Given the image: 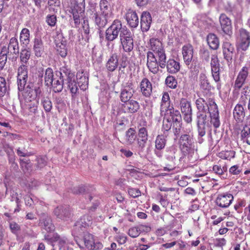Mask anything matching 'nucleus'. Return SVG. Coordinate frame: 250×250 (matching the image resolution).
Wrapping results in <instances>:
<instances>
[{
	"instance_id": "1",
	"label": "nucleus",
	"mask_w": 250,
	"mask_h": 250,
	"mask_svg": "<svg viewBox=\"0 0 250 250\" xmlns=\"http://www.w3.org/2000/svg\"><path fill=\"white\" fill-rule=\"evenodd\" d=\"M31 57V52L26 49H21L20 59L21 64L19 67L17 73L18 89L22 91L28 80V68L27 64Z\"/></svg>"
},
{
	"instance_id": "2",
	"label": "nucleus",
	"mask_w": 250,
	"mask_h": 250,
	"mask_svg": "<svg viewBox=\"0 0 250 250\" xmlns=\"http://www.w3.org/2000/svg\"><path fill=\"white\" fill-rule=\"evenodd\" d=\"M59 73L61 78L66 77L65 83L67 85L72 96L76 95L78 91V83L76 81L75 75L72 72L70 67L66 65L62 66L60 69Z\"/></svg>"
},
{
	"instance_id": "3",
	"label": "nucleus",
	"mask_w": 250,
	"mask_h": 250,
	"mask_svg": "<svg viewBox=\"0 0 250 250\" xmlns=\"http://www.w3.org/2000/svg\"><path fill=\"white\" fill-rule=\"evenodd\" d=\"M125 30H127V29L125 26H122L121 21L118 20H115L106 29L105 38L108 41H113L118 37L119 34L121 38L122 33Z\"/></svg>"
},
{
	"instance_id": "4",
	"label": "nucleus",
	"mask_w": 250,
	"mask_h": 250,
	"mask_svg": "<svg viewBox=\"0 0 250 250\" xmlns=\"http://www.w3.org/2000/svg\"><path fill=\"white\" fill-rule=\"evenodd\" d=\"M90 11V18L99 29L104 28L113 18V15L97 12L94 8Z\"/></svg>"
},
{
	"instance_id": "5",
	"label": "nucleus",
	"mask_w": 250,
	"mask_h": 250,
	"mask_svg": "<svg viewBox=\"0 0 250 250\" xmlns=\"http://www.w3.org/2000/svg\"><path fill=\"white\" fill-rule=\"evenodd\" d=\"M249 68L246 66H243L240 70L233 86V94H236L237 96L239 94L240 90L246 83V81L249 74Z\"/></svg>"
},
{
	"instance_id": "6",
	"label": "nucleus",
	"mask_w": 250,
	"mask_h": 250,
	"mask_svg": "<svg viewBox=\"0 0 250 250\" xmlns=\"http://www.w3.org/2000/svg\"><path fill=\"white\" fill-rule=\"evenodd\" d=\"M250 45V33L246 29L241 28L236 38V46L238 49L246 51Z\"/></svg>"
},
{
	"instance_id": "7",
	"label": "nucleus",
	"mask_w": 250,
	"mask_h": 250,
	"mask_svg": "<svg viewBox=\"0 0 250 250\" xmlns=\"http://www.w3.org/2000/svg\"><path fill=\"white\" fill-rule=\"evenodd\" d=\"M234 199L233 195L229 192H220L216 195L214 203L221 208H227L232 204Z\"/></svg>"
},
{
	"instance_id": "8",
	"label": "nucleus",
	"mask_w": 250,
	"mask_h": 250,
	"mask_svg": "<svg viewBox=\"0 0 250 250\" xmlns=\"http://www.w3.org/2000/svg\"><path fill=\"white\" fill-rule=\"evenodd\" d=\"M163 116L173 123L174 133H178L182 127V117L179 111L174 109Z\"/></svg>"
},
{
	"instance_id": "9",
	"label": "nucleus",
	"mask_w": 250,
	"mask_h": 250,
	"mask_svg": "<svg viewBox=\"0 0 250 250\" xmlns=\"http://www.w3.org/2000/svg\"><path fill=\"white\" fill-rule=\"evenodd\" d=\"M54 42L57 53L62 58H65L67 56L68 49L66 46V40L61 32H57Z\"/></svg>"
},
{
	"instance_id": "10",
	"label": "nucleus",
	"mask_w": 250,
	"mask_h": 250,
	"mask_svg": "<svg viewBox=\"0 0 250 250\" xmlns=\"http://www.w3.org/2000/svg\"><path fill=\"white\" fill-rule=\"evenodd\" d=\"M23 90H25L23 97L26 102H32L41 93L40 87L33 83H29L26 87L25 85Z\"/></svg>"
},
{
	"instance_id": "11",
	"label": "nucleus",
	"mask_w": 250,
	"mask_h": 250,
	"mask_svg": "<svg viewBox=\"0 0 250 250\" xmlns=\"http://www.w3.org/2000/svg\"><path fill=\"white\" fill-rule=\"evenodd\" d=\"M91 224L90 220H88V216H84L77 221L73 227L72 234L74 236L81 235L85 230L86 227Z\"/></svg>"
},
{
	"instance_id": "12",
	"label": "nucleus",
	"mask_w": 250,
	"mask_h": 250,
	"mask_svg": "<svg viewBox=\"0 0 250 250\" xmlns=\"http://www.w3.org/2000/svg\"><path fill=\"white\" fill-rule=\"evenodd\" d=\"M54 213L58 218L64 221L71 219L72 216L69 207L66 205L58 206L55 208Z\"/></svg>"
},
{
	"instance_id": "13",
	"label": "nucleus",
	"mask_w": 250,
	"mask_h": 250,
	"mask_svg": "<svg viewBox=\"0 0 250 250\" xmlns=\"http://www.w3.org/2000/svg\"><path fill=\"white\" fill-rule=\"evenodd\" d=\"M123 49L127 52H131L134 47L133 40L130 37V32L128 30H125L122 33L120 38Z\"/></svg>"
},
{
	"instance_id": "14",
	"label": "nucleus",
	"mask_w": 250,
	"mask_h": 250,
	"mask_svg": "<svg viewBox=\"0 0 250 250\" xmlns=\"http://www.w3.org/2000/svg\"><path fill=\"white\" fill-rule=\"evenodd\" d=\"M210 66L211 68L212 76L215 82L220 81V65L218 56L216 54L211 56Z\"/></svg>"
},
{
	"instance_id": "15",
	"label": "nucleus",
	"mask_w": 250,
	"mask_h": 250,
	"mask_svg": "<svg viewBox=\"0 0 250 250\" xmlns=\"http://www.w3.org/2000/svg\"><path fill=\"white\" fill-rule=\"evenodd\" d=\"M219 22L223 32L227 35H230L232 33L230 19L225 14L222 13L219 17Z\"/></svg>"
},
{
	"instance_id": "16",
	"label": "nucleus",
	"mask_w": 250,
	"mask_h": 250,
	"mask_svg": "<svg viewBox=\"0 0 250 250\" xmlns=\"http://www.w3.org/2000/svg\"><path fill=\"white\" fill-rule=\"evenodd\" d=\"M147 66L150 71L155 74L159 71V63H158L157 59L155 57L154 54L148 51L147 53Z\"/></svg>"
},
{
	"instance_id": "17",
	"label": "nucleus",
	"mask_w": 250,
	"mask_h": 250,
	"mask_svg": "<svg viewBox=\"0 0 250 250\" xmlns=\"http://www.w3.org/2000/svg\"><path fill=\"white\" fill-rule=\"evenodd\" d=\"M166 144V139L163 135H159L156 137L155 141L154 154L159 158L162 157L163 153V149L165 148Z\"/></svg>"
},
{
	"instance_id": "18",
	"label": "nucleus",
	"mask_w": 250,
	"mask_h": 250,
	"mask_svg": "<svg viewBox=\"0 0 250 250\" xmlns=\"http://www.w3.org/2000/svg\"><path fill=\"white\" fill-rule=\"evenodd\" d=\"M127 24L131 28H136L139 22L138 16L135 11L129 9L125 14Z\"/></svg>"
},
{
	"instance_id": "19",
	"label": "nucleus",
	"mask_w": 250,
	"mask_h": 250,
	"mask_svg": "<svg viewBox=\"0 0 250 250\" xmlns=\"http://www.w3.org/2000/svg\"><path fill=\"white\" fill-rule=\"evenodd\" d=\"M152 22L151 14L147 11H144L141 16L140 24L143 32H147L150 27Z\"/></svg>"
},
{
	"instance_id": "20",
	"label": "nucleus",
	"mask_w": 250,
	"mask_h": 250,
	"mask_svg": "<svg viewBox=\"0 0 250 250\" xmlns=\"http://www.w3.org/2000/svg\"><path fill=\"white\" fill-rule=\"evenodd\" d=\"M139 87L142 95L146 97H149L152 91V86L149 80L146 78H143L140 82Z\"/></svg>"
},
{
	"instance_id": "21",
	"label": "nucleus",
	"mask_w": 250,
	"mask_h": 250,
	"mask_svg": "<svg viewBox=\"0 0 250 250\" xmlns=\"http://www.w3.org/2000/svg\"><path fill=\"white\" fill-rule=\"evenodd\" d=\"M59 73V71L56 72L55 78L53 80L52 84H51L53 91L55 93L60 92L62 91L64 82H65V79H66V77L61 78Z\"/></svg>"
},
{
	"instance_id": "22",
	"label": "nucleus",
	"mask_w": 250,
	"mask_h": 250,
	"mask_svg": "<svg viewBox=\"0 0 250 250\" xmlns=\"http://www.w3.org/2000/svg\"><path fill=\"white\" fill-rule=\"evenodd\" d=\"M123 107L125 112L132 114L136 113L140 108L139 103L133 99L123 104Z\"/></svg>"
},
{
	"instance_id": "23",
	"label": "nucleus",
	"mask_w": 250,
	"mask_h": 250,
	"mask_svg": "<svg viewBox=\"0 0 250 250\" xmlns=\"http://www.w3.org/2000/svg\"><path fill=\"white\" fill-rule=\"evenodd\" d=\"M40 224L47 232H52L55 230V226L52 222L50 216L43 214L40 219Z\"/></svg>"
},
{
	"instance_id": "24",
	"label": "nucleus",
	"mask_w": 250,
	"mask_h": 250,
	"mask_svg": "<svg viewBox=\"0 0 250 250\" xmlns=\"http://www.w3.org/2000/svg\"><path fill=\"white\" fill-rule=\"evenodd\" d=\"M233 116L237 123H242L245 117L243 106L240 104H236L233 111Z\"/></svg>"
},
{
	"instance_id": "25",
	"label": "nucleus",
	"mask_w": 250,
	"mask_h": 250,
	"mask_svg": "<svg viewBox=\"0 0 250 250\" xmlns=\"http://www.w3.org/2000/svg\"><path fill=\"white\" fill-rule=\"evenodd\" d=\"M44 238L48 242H58L60 249L68 243V240L66 238L60 237L57 233L54 234L52 236L49 234L45 235Z\"/></svg>"
},
{
	"instance_id": "26",
	"label": "nucleus",
	"mask_w": 250,
	"mask_h": 250,
	"mask_svg": "<svg viewBox=\"0 0 250 250\" xmlns=\"http://www.w3.org/2000/svg\"><path fill=\"white\" fill-rule=\"evenodd\" d=\"M223 52L224 58L229 61L232 59L234 51L233 45L229 42H224L223 44Z\"/></svg>"
},
{
	"instance_id": "27",
	"label": "nucleus",
	"mask_w": 250,
	"mask_h": 250,
	"mask_svg": "<svg viewBox=\"0 0 250 250\" xmlns=\"http://www.w3.org/2000/svg\"><path fill=\"white\" fill-rule=\"evenodd\" d=\"M33 49L35 55L37 57H41L44 52V45L43 41L41 38H37L34 39Z\"/></svg>"
},
{
	"instance_id": "28",
	"label": "nucleus",
	"mask_w": 250,
	"mask_h": 250,
	"mask_svg": "<svg viewBox=\"0 0 250 250\" xmlns=\"http://www.w3.org/2000/svg\"><path fill=\"white\" fill-rule=\"evenodd\" d=\"M207 41L211 49L217 50L219 46V40L215 34L209 33L207 36Z\"/></svg>"
},
{
	"instance_id": "29",
	"label": "nucleus",
	"mask_w": 250,
	"mask_h": 250,
	"mask_svg": "<svg viewBox=\"0 0 250 250\" xmlns=\"http://www.w3.org/2000/svg\"><path fill=\"white\" fill-rule=\"evenodd\" d=\"M77 77L78 80V83L80 89L83 91L85 90L88 87V77L85 74H83V72H79L77 73Z\"/></svg>"
},
{
	"instance_id": "30",
	"label": "nucleus",
	"mask_w": 250,
	"mask_h": 250,
	"mask_svg": "<svg viewBox=\"0 0 250 250\" xmlns=\"http://www.w3.org/2000/svg\"><path fill=\"white\" fill-rule=\"evenodd\" d=\"M153 52L157 59L158 63H159V66L162 68H165L166 65L167 57L164 48L162 50L161 49Z\"/></svg>"
},
{
	"instance_id": "31",
	"label": "nucleus",
	"mask_w": 250,
	"mask_h": 250,
	"mask_svg": "<svg viewBox=\"0 0 250 250\" xmlns=\"http://www.w3.org/2000/svg\"><path fill=\"white\" fill-rule=\"evenodd\" d=\"M146 122L145 121H142L138 126V139H147L148 131L146 128Z\"/></svg>"
},
{
	"instance_id": "32",
	"label": "nucleus",
	"mask_w": 250,
	"mask_h": 250,
	"mask_svg": "<svg viewBox=\"0 0 250 250\" xmlns=\"http://www.w3.org/2000/svg\"><path fill=\"white\" fill-rule=\"evenodd\" d=\"M179 144L180 147L183 155L180 158V159H182L185 157H186L188 154V135L185 134L181 136Z\"/></svg>"
},
{
	"instance_id": "33",
	"label": "nucleus",
	"mask_w": 250,
	"mask_h": 250,
	"mask_svg": "<svg viewBox=\"0 0 250 250\" xmlns=\"http://www.w3.org/2000/svg\"><path fill=\"white\" fill-rule=\"evenodd\" d=\"M207 112L209 113L210 116L219 114L217 104L214 101L210 100V99L208 101V104H207V107L205 113Z\"/></svg>"
},
{
	"instance_id": "34",
	"label": "nucleus",
	"mask_w": 250,
	"mask_h": 250,
	"mask_svg": "<svg viewBox=\"0 0 250 250\" xmlns=\"http://www.w3.org/2000/svg\"><path fill=\"white\" fill-rule=\"evenodd\" d=\"M118 65V59L117 55L115 54L111 55L106 64L107 69L110 71H113L117 67Z\"/></svg>"
},
{
	"instance_id": "35",
	"label": "nucleus",
	"mask_w": 250,
	"mask_h": 250,
	"mask_svg": "<svg viewBox=\"0 0 250 250\" xmlns=\"http://www.w3.org/2000/svg\"><path fill=\"white\" fill-rule=\"evenodd\" d=\"M180 64L173 59L168 60L167 64V71L170 73H175L180 69Z\"/></svg>"
},
{
	"instance_id": "36",
	"label": "nucleus",
	"mask_w": 250,
	"mask_h": 250,
	"mask_svg": "<svg viewBox=\"0 0 250 250\" xmlns=\"http://www.w3.org/2000/svg\"><path fill=\"white\" fill-rule=\"evenodd\" d=\"M83 242L85 246L89 250H94L95 248V245L93 235L86 233L83 237Z\"/></svg>"
},
{
	"instance_id": "37",
	"label": "nucleus",
	"mask_w": 250,
	"mask_h": 250,
	"mask_svg": "<svg viewBox=\"0 0 250 250\" xmlns=\"http://www.w3.org/2000/svg\"><path fill=\"white\" fill-rule=\"evenodd\" d=\"M7 49H8V51H9L11 53L15 54L19 53V46L18 40L14 37L11 38Z\"/></svg>"
},
{
	"instance_id": "38",
	"label": "nucleus",
	"mask_w": 250,
	"mask_h": 250,
	"mask_svg": "<svg viewBox=\"0 0 250 250\" xmlns=\"http://www.w3.org/2000/svg\"><path fill=\"white\" fill-rule=\"evenodd\" d=\"M44 83L46 86H51L52 84L53 80L55 78L53 71L51 68H47L44 74Z\"/></svg>"
},
{
	"instance_id": "39",
	"label": "nucleus",
	"mask_w": 250,
	"mask_h": 250,
	"mask_svg": "<svg viewBox=\"0 0 250 250\" xmlns=\"http://www.w3.org/2000/svg\"><path fill=\"white\" fill-rule=\"evenodd\" d=\"M99 6L100 12L113 15L110 3L107 0H101Z\"/></svg>"
},
{
	"instance_id": "40",
	"label": "nucleus",
	"mask_w": 250,
	"mask_h": 250,
	"mask_svg": "<svg viewBox=\"0 0 250 250\" xmlns=\"http://www.w3.org/2000/svg\"><path fill=\"white\" fill-rule=\"evenodd\" d=\"M133 91L129 88L123 89L120 94L121 101L124 103L129 101L133 96Z\"/></svg>"
},
{
	"instance_id": "41",
	"label": "nucleus",
	"mask_w": 250,
	"mask_h": 250,
	"mask_svg": "<svg viewBox=\"0 0 250 250\" xmlns=\"http://www.w3.org/2000/svg\"><path fill=\"white\" fill-rule=\"evenodd\" d=\"M135 130L129 128L125 132V143L127 145H132L135 140Z\"/></svg>"
},
{
	"instance_id": "42",
	"label": "nucleus",
	"mask_w": 250,
	"mask_h": 250,
	"mask_svg": "<svg viewBox=\"0 0 250 250\" xmlns=\"http://www.w3.org/2000/svg\"><path fill=\"white\" fill-rule=\"evenodd\" d=\"M150 49L153 52H156L163 49L162 42L156 38H151L149 40Z\"/></svg>"
},
{
	"instance_id": "43",
	"label": "nucleus",
	"mask_w": 250,
	"mask_h": 250,
	"mask_svg": "<svg viewBox=\"0 0 250 250\" xmlns=\"http://www.w3.org/2000/svg\"><path fill=\"white\" fill-rule=\"evenodd\" d=\"M200 87L206 93L209 92L211 89V86L204 74L200 76Z\"/></svg>"
},
{
	"instance_id": "44",
	"label": "nucleus",
	"mask_w": 250,
	"mask_h": 250,
	"mask_svg": "<svg viewBox=\"0 0 250 250\" xmlns=\"http://www.w3.org/2000/svg\"><path fill=\"white\" fill-rule=\"evenodd\" d=\"M235 152L233 150H223L218 153V156L221 159L230 161L234 158Z\"/></svg>"
},
{
	"instance_id": "45",
	"label": "nucleus",
	"mask_w": 250,
	"mask_h": 250,
	"mask_svg": "<svg viewBox=\"0 0 250 250\" xmlns=\"http://www.w3.org/2000/svg\"><path fill=\"white\" fill-rule=\"evenodd\" d=\"M9 52L6 46H3L1 48L0 53V70H2L7 61V54Z\"/></svg>"
},
{
	"instance_id": "46",
	"label": "nucleus",
	"mask_w": 250,
	"mask_h": 250,
	"mask_svg": "<svg viewBox=\"0 0 250 250\" xmlns=\"http://www.w3.org/2000/svg\"><path fill=\"white\" fill-rule=\"evenodd\" d=\"M250 137V128L244 126L240 133L241 140L243 142H246L248 145L250 146V141L248 140V138Z\"/></svg>"
},
{
	"instance_id": "47",
	"label": "nucleus",
	"mask_w": 250,
	"mask_h": 250,
	"mask_svg": "<svg viewBox=\"0 0 250 250\" xmlns=\"http://www.w3.org/2000/svg\"><path fill=\"white\" fill-rule=\"evenodd\" d=\"M173 109H174V108L171 102L161 103L160 114L161 116H163Z\"/></svg>"
},
{
	"instance_id": "48",
	"label": "nucleus",
	"mask_w": 250,
	"mask_h": 250,
	"mask_svg": "<svg viewBox=\"0 0 250 250\" xmlns=\"http://www.w3.org/2000/svg\"><path fill=\"white\" fill-rule=\"evenodd\" d=\"M191 77L197 78L199 73V63L196 60L193 59L190 66Z\"/></svg>"
},
{
	"instance_id": "49",
	"label": "nucleus",
	"mask_w": 250,
	"mask_h": 250,
	"mask_svg": "<svg viewBox=\"0 0 250 250\" xmlns=\"http://www.w3.org/2000/svg\"><path fill=\"white\" fill-rule=\"evenodd\" d=\"M29 30L27 28L22 29L20 34V41L22 43L26 45L29 42Z\"/></svg>"
},
{
	"instance_id": "50",
	"label": "nucleus",
	"mask_w": 250,
	"mask_h": 250,
	"mask_svg": "<svg viewBox=\"0 0 250 250\" xmlns=\"http://www.w3.org/2000/svg\"><path fill=\"white\" fill-rule=\"evenodd\" d=\"M196 104L198 109L200 111L205 112L208 102H206L203 98H199L196 100Z\"/></svg>"
},
{
	"instance_id": "51",
	"label": "nucleus",
	"mask_w": 250,
	"mask_h": 250,
	"mask_svg": "<svg viewBox=\"0 0 250 250\" xmlns=\"http://www.w3.org/2000/svg\"><path fill=\"white\" fill-rule=\"evenodd\" d=\"M85 10V7L79 5V4H75L71 8L72 15H83Z\"/></svg>"
},
{
	"instance_id": "52",
	"label": "nucleus",
	"mask_w": 250,
	"mask_h": 250,
	"mask_svg": "<svg viewBox=\"0 0 250 250\" xmlns=\"http://www.w3.org/2000/svg\"><path fill=\"white\" fill-rule=\"evenodd\" d=\"M42 104L46 112H49L52 108V102L48 98H43L42 100Z\"/></svg>"
},
{
	"instance_id": "53",
	"label": "nucleus",
	"mask_w": 250,
	"mask_h": 250,
	"mask_svg": "<svg viewBox=\"0 0 250 250\" xmlns=\"http://www.w3.org/2000/svg\"><path fill=\"white\" fill-rule=\"evenodd\" d=\"M6 83L4 78L0 77V97H3L7 92Z\"/></svg>"
},
{
	"instance_id": "54",
	"label": "nucleus",
	"mask_w": 250,
	"mask_h": 250,
	"mask_svg": "<svg viewBox=\"0 0 250 250\" xmlns=\"http://www.w3.org/2000/svg\"><path fill=\"white\" fill-rule=\"evenodd\" d=\"M83 36H84L85 41L86 42H88L90 38V36L89 35L90 30L87 21H83Z\"/></svg>"
},
{
	"instance_id": "55",
	"label": "nucleus",
	"mask_w": 250,
	"mask_h": 250,
	"mask_svg": "<svg viewBox=\"0 0 250 250\" xmlns=\"http://www.w3.org/2000/svg\"><path fill=\"white\" fill-rule=\"evenodd\" d=\"M188 100L186 98H182L180 102V107L182 113L185 115L184 120H186L188 115Z\"/></svg>"
},
{
	"instance_id": "56",
	"label": "nucleus",
	"mask_w": 250,
	"mask_h": 250,
	"mask_svg": "<svg viewBox=\"0 0 250 250\" xmlns=\"http://www.w3.org/2000/svg\"><path fill=\"white\" fill-rule=\"evenodd\" d=\"M45 21L49 26L50 27H54L57 22L56 16L54 14L47 15L45 18Z\"/></svg>"
},
{
	"instance_id": "57",
	"label": "nucleus",
	"mask_w": 250,
	"mask_h": 250,
	"mask_svg": "<svg viewBox=\"0 0 250 250\" xmlns=\"http://www.w3.org/2000/svg\"><path fill=\"white\" fill-rule=\"evenodd\" d=\"M166 83L167 86L171 88H175L177 86V81L174 77L169 76L166 79Z\"/></svg>"
},
{
	"instance_id": "58",
	"label": "nucleus",
	"mask_w": 250,
	"mask_h": 250,
	"mask_svg": "<svg viewBox=\"0 0 250 250\" xmlns=\"http://www.w3.org/2000/svg\"><path fill=\"white\" fill-rule=\"evenodd\" d=\"M248 100V109L249 111H250V95L249 99L248 98V96H244L243 95H241L240 97L239 100V103L237 104H240L242 106L245 105L247 103V101Z\"/></svg>"
},
{
	"instance_id": "59",
	"label": "nucleus",
	"mask_w": 250,
	"mask_h": 250,
	"mask_svg": "<svg viewBox=\"0 0 250 250\" xmlns=\"http://www.w3.org/2000/svg\"><path fill=\"white\" fill-rule=\"evenodd\" d=\"M20 164L23 171H28L31 169L32 167V164L29 160L21 159L20 160Z\"/></svg>"
},
{
	"instance_id": "60",
	"label": "nucleus",
	"mask_w": 250,
	"mask_h": 250,
	"mask_svg": "<svg viewBox=\"0 0 250 250\" xmlns=\"http://www.w3.org/2000/svg\"><path fill=\"white\" fill-rule=\"evenodd\" d=\"M213 171L217 174L222 175L225 171H227V168L226 167H223L222 168L220 166L215 165L213 167Z\"/></svg>"
},
{
	"instance_id": "61",
	"label": "nucleus",
	"mask_w": 250,
	"mask_h": 250,
	"mask_svg": "<svg viewBox=\"0 0 250 250\" xmlns=\"http://www.w3.org/2000/svg\"><path fill=\"white\" fill-rule=\"evenodd\" d=\"M210 123L215 128H218L220 125V122L219 118V114L217 115L210 116Z\"/></svg>"
},
{
	"instance_id": "62",
	"label": "nucleus",
	"mask_w": 250,
	"mask_h": 250,
	"mask_svg": "<svg viewBox=\"0 0 250 250\" xmlns=\"http://www.w3.org/2000/svg\"><path fill=\"white\" fill-rule=\"evenodd\" d=\"M140 232L141 230L138 228L133 227L129 229L128 234L130 237L135 238L139 235Z\"/></svg>"
},
{
	"instance_id": "63",
	"label": "nucleus",
	"mask_w": 250,
	"mask_h": 250,
	"mask_svg": "<svg viewBox=\"0 0 250 250\" xmlns=\"http://www.w3.org/2000/svg\"><path fill=\"white\" fill-rule=\"evenodd\" d=\"M207 116L206 114L198 113L197 115V125L198 126H205Z\"/></svg>"
},
{
	"instance_id": "64",
	"label": "nucleus",
	"mask_w": 250,
	"mask_h": 250,
	"mask_svg": "<svg viewBox=\"0 0 250 250\" xmlns=\"http://www.w3.org/2000/svg\"><path fill=\"white\" fill-rule=\"evenodd\" d=\"M172 127H173V123L164 117L163 122V129L165 131H168Z\"/></svg>"
}]
</instances>
